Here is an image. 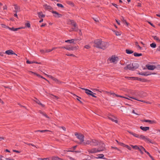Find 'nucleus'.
Wrapping results in <instances>:
<instances>
[{"label":"nucleus","instance_id":"60","mask_svg":"<svg viewBox=\"0 0 160 160\" xmlns=\"http://www.w3.org/2000/svg\"><path fill=\"white\" fill-rule=\"evenodd\" d=\"M4 54V53L0 52V56H3Z\"/></svg>","mask_w":160,"mask_h":160},{"label":"nucleus","instance_id":"24","mask_svg":"<svg viewBox=\"0 0 160 160\" xmlns=\"http://www.w3.org/2000/svg\"><path fill=\"white\" fill-rule=\"evenodd\" d=\"M43 7L45 9L48 10H51L52 8L50 6L48 5L47 4L43 5Z\"/></svg>","mask_w":160,"mask_h":160},{"label":"nucleus","instance_id":"1","mask_svg":"<svg viewBox=\"0 0 160 160\" xmlns=\"http://www.w3.org/2000/svg\"><path fill=\"white\" fill-rule=\"evenodd\" d=\"M138 64L136 62H134L132 64L127 65L124 68L125 70L128 69L130 70L133 71L138 68Z\"/></svg>","mask_w":160,"mask_h":160},{"label":"nucleus","instance_id":"25","mask_svg":"<svg viewBox=\"0 0 160 160\" xmlns=\"http://www.w3.org/2000/svg\"><path fill=\"white\" fill-rule=\"evenodd\" d=\"M121 19L124 23L126 24L127 26L128 25V23L126 22V20L124 19V18L123 17H121Z\"/></svg>","mask_w":160,"mask_h":160},{"label":"nucleus","instance_id":"40","mask_svg":"<svg viewBox=\"0 0 160 160\" xmlns=\"http://www.w3.org/2000/svg\"><path fill=\"white\" fill-rule=\"evenodd\" d=\"M126 78L129 80H135L136 79V77H127Z\"/></svg>","mask_w":160,"mask_h":160},{"label":"nucleus","instance_id":"3","mask_svg":"<svg viewBox=\"0 0 160 160\" xmlns=\"http://www.w3.org/2000/svg\"><path fill=\"white\" fill-rule=\"evenodd\" d=\"M75 135L80 140V142L79 143L80 144H82L84 141V136L80 133H78L77 132H75Z\"/></svg>","mask_w":160,"mask_h":160},{"label":"nucleus","instance_id":"21","mask_svg":"<svg viewBox=\"0 0 160 160\" xmlns=\"http://www.w3.org/2000/svg\"><path fill=\"white\" fill-rule=\"evenodd\" d=\"M39 112L41 114L42 116H44L46 118H48V119H49L50 118L49 117L47 114L46 113H45L44 112H42V111H39Z\"/></svg>","mask_w":160,"mask_h":160},{"label":"nucleus","instance_id":"26","mask_svg":"<svg viewBox=\"0 0 160 160\" xmlns=\"http://www.w3.org/2000/svg\"><path fill=\"white\" fill-rule=\"evenodd\" d=\"M38 15L39 18H43L45 16V15L43 14L42 12H39L38 13Z\"/></svg>","mask_w":160,"mask_h":160},{"label":"nucleus","instance_id":"59","mask_svg":"<svg viewBox=\"0 0 160 160\" xmlns=\"http://www.w3.org/2000/svg\"><path fill=\"white\" fill-rule=\"evenodd\" d=\"M77 147V145L73 147L72 148H71V149H73V150H74Z\"/></svg>","mask_w":160,"mask_h":160},{"label":"nucleus","instance_id":"2","mask_svg":"<svg viewBox=\"0 0 160 160\" xmlns=\"http://www.w3.org/2000/svg\"><path fill=\"white\" fill-rule=\"evenodd\" d=\"M99 144V147L98 148H97L98 151V152H102L106 150L105 144L104 143L100 141Z\"/></svg>","mask_w":160,"mask_h":160},{"label":"nucleus","instance_id":"4","mask_svg":"<svg viewBox=\"0 0 160 160\" xmlns=\"http://www.w3.org/2000/svg\"><path fill=\"white\" fill-rule=\"evenodd\" d=\"M118 57L115 56H112L108 59L110 62L114 63H116L118 61Z\"/></svg>","mask_w":160,"mask_h":160},{"label":"nucleus","instance_id":"8","mask_svg":"<svg viewBox=\"0 0 160 160\" xmlns=\"http://www.w3.org/2000/svg\"><path fill=\"white\" fill-rule=\"evenodd\" d=\"M138 138L142 139L147 142L152 143V142L148 138L143 135H139Z\"/></svg>","mask_w":160,"mask_h":160},{"label":"nucleus","instance_id":"12","mask_svg":"<svg viewBox=\"0 0 160 160\" xmlns=\"http://www.w3.org/2000/svg\"><path fill=\"white\" fill-rule=\"evenodd\" d=\"M81 39H71V40H68L65 41V42L71 43H73L74 41H79L81 40Z\"/></svg>","mask_w":160,"mask_h":160},{"label":"nucleus","instance_id":"14","mask_svg":"<svg viewBox=\"0 0 160 160\" xmlns=\"http://www.w3.org/2000/svg\"><path fill=\"white\" fill-rule=\"evenodd\" d=\"M146 67L148 69L150 70H153L156 68V67L152 65H146Z\"/></svg>","mask_w":160,"mask_h":160},{"label":"nucleus","instance_id":"64","mask_svg":"<svg viewBox=\"0 0 160 160\" xmlns=\"http://www.w3.org/2000/svg\"><path fill=\"white\" fill-rule=\"evenodd\" d=\"M68 158L69 159H70V160H74V158H72V157H71L68 156Z\"/></svg>","mask_w":160,"mask_h":160},{"label":"nucleus","instance_id":"38","mask_svg":"<svg viewBox=\"0 0 160 160\" xmlns=\"http://www.w3.org/2000/svg\"><path fill=\"white\" fill-rule=\"evenodd\" d=\"M49 131V130H38L35 131V132H41L43 133V132H48V131Z\"/></svg>","mask_w":160,"mask_h":160},{"label":"nucleus","instance_id":"49","mask_svg":"<svg viewBox=\"0 0 160 160\" xmlns=\"http://www.w3.org/2000/svg\"><path fill=\"white\" fill-rule=\"evenodd\" d=\"M125 147H126L129 150H131V147H129V146L127 145H125L124 146Z\"/></svg>","mask_w":160,"mask_h":160},{"label":"nucleus","instance_id":"61","mask_svg":"<svg viewBox=\"0 0 160 160\" xmlns=\"http://www.w3.org/2000/svg\"><path fill=\"white\" fill-rule=\"evenodd\" d=\"M119 144L122 146H124L125 144L122 142H119Z\"/></svg>","mask_w":160,"mask_h":160},{"label":"nucleus","instance_id":"63","mask_svg":"<svg viewBox=\"0 0 160 160\" xmlns=\"http://www.w3.org/2000/svg\"><path fill=\"white\" fill-rule=\"evenodd\" d=\"M108 93L110 95H112L113 96H114V95H115V93L112 92H109Z\"/></svg>","mask_w":160,"mask_h":160},{"label":"nucleus","instance_id":"6","mask_svg":"<svg viewBox=\"0 0 160 160\" xmlns=\"http://www.w3.org/2000/svg\"><path fill=\"white\" fill-rule=\"evenodd\" d=\"M89 154H94L98 152V149L97 148H93L88 149L87 150Z\"/></svg>","mask_w":160,"mask_h":160},{"label":"nucleus","instance_id":"34","mask_svg":"<svg viewBox=\"0 0 160 160\" xmlns=\"http://www.w3.org/2000/svg\"><path fill=\"white\" fill-rule=\"evenodd\" d=\"M108 118L113 122H115L116 123H118V121L117 120H115L113 118L109 117Z\"/></svg>","mask_w":160,"mask_h":160},{"label":"nucleus","instance_id":"50","mask_svg":"<svg viewBox=\"0 0 160 160\" xmlns=\"http://www.w3.org/2000/svg\"><path fill=\"white\" fill-rule=\"evenodd\" d=\"M66 55L68 56H72V57H75V56L74 55L72 54H66Z\"/></svg>","mask_w":160,"mask_h":160},{"label":"nucleus","instance_id":"48","mask_svg":"<svg viewBox=\"0 0 160 160\" xmlns=\"http://www.w3.org/2000/svg\"><path fill=\"white\" fill-rule=\"evenodd\" d=\"M57 6H58V7H60L61 8H63L64 7V6H63V5L62 4H60V3H57Z\"/></svg>","mask_w":160,"mask_h":160},{"label":"nucleus","instance_id":"29","mask_svg":"<svg viewBox=\"0 0 160 160\" xmlns=\"http://www.w3.org/2000/svg\"><path fill=\"white\" fill-rule=\"evenodd\" d=\"M131 147H132V148L133 149H136V150H139V146H138L137 145H131Z\"/></svg>","mask_w":160,"mask_h":160},{"label":"nucleus","instance_id":"53","mask_svg":"<svg viewBox=\"0 0 160 160\" xmlns=\"http://www.w3.org/2000/svg\"><path fill=\"white\" fill-rule=\"evenodd\" d=\"M39 159L41 160H49V158H39Z\"/></svg>","mask_w":160,"mask_h":160},{"label":"nucleus","instance_id":"36","mask_svg":"<svg viewBox=\"0 0 160 160\" xmlns=\"http://www.w3.org/2000/svg\"><path fill=\"white\" fill-rule=\"evenodd\" d=\"M130 98H131L132 99H135V100H138V101H140V102H145V101H144L142 100H138L137 99V98H136L135 97H129Z\"/></svg>","mask_w":160,"mask_h":160},{"label":"nucleus","instance_id":"18","mask_svg":"<svg viewBox=\"0 0 160 160\" xmlns=\"http://www.w3.org/2000/svg\"><path fill=\"white\" fill-rule=\"evenodd\" d=\"M131 94L133 96L132 97H135L136 98V97L137 96V92L135 91H132L131 92ZM129 97V98H130V99L131 98H130L129 97H131V96H128Z\"/></svg>","mask_w":160,"mask_h":160},{"label":"nucleus","instance_id":"39","mask_svg":"<svg viewBox=\"0 0 160 160\" xmlns=\"http://www.w3.org/2000/svg\"><path fill=\"white\" fill-rule=\"evenodd\" d=\"M134 55L135 57H139V56H141L142 55V54L138 53L136 52H135L134 53Z\"/></svg>","mask_w":160,"mask_h":160},{"label":"nucleus","instance_id":"45","mask_svg":"<svg viewBox=\"0 0 160 160\" xmlns=\"http://www.w3.org/2000/svg\"><path fill=\"white\" fill-rule=\"evenodd\" d=\"M30 73H31L32 74H34V75H36L37 76H41V75L39 74H38L35 72H32V71H30Z\"/></svg>","mask_w":160,"mask_h":160},{"label":"nucleus","instance_id":"32","mask_svg":"<svg viewBox=\"0 0 160 160\" xmlns=\"http://www.w3.org/2000/svg\"><path fill=\"white\" fill-rule=\"evenodd\" d=\"M59 158L57 156H53L52 157V160H59Z\"/></svg>","mask_w":160,"mask_h":160},{"label":"nucleus","instance_id":"22","mask_svg":"<svg viewBox=\"0 0 160 160\" xmlns=\"http://www.w3.org/2000/svg\"><path fill=\"white\" fill-rule=\"evenodd\" d=\"M34 101L36 102L41 105L42 107H44V105L42 104L38 100L35 99Z\"/></svg>","mask_w":160,"mask_h":160},{"label":"nucleus","instance_id":"5","mask_svg":"<svg viewBox=\"0 0 160 160\" xmlns=\"http://www.w3.org/2000/svg\"><path fill=\"white\" fill-rule=\"evenodd\" d=\"M100 48L105 50V49L108 46V44L107 42H104L102 41V43L100 45Z\"/></svg>","mask_w":160,"mask_h":160},{"label":"nucleus","instance_id":"31","mask_svg":"<svg viewBox=\"0 0 160 160\" xmlns=\"http://www.w3.org/2000/svg\"><path fill=\"white\" fill-rule=\"evenodd\" d=\"M98 157L96 158L97 159L103 158L104 157V155L103 154H100L98 155Z\"/></svg>","mask_w":160,"mask_h":160},{"label":"nucleus","instance_id":"41","mask_svg":"<svg viewBox=\"0 0 160 160\" xmlns=\"http://www.w3.org/2000/svg\"><path fill=\"white\" fill-rule=\"evenodd\" d=\"M66 49L69 50V51H71V50H73V48L72 47H66Z\"/></svg>","mask_w":160,"mask_h":160},{"label":"nucleus","instance_id":"54","mask_svg":"<svg viewBox=\"0 0 160 160\" xmlns=\"http://www.w3.org/2000/svg\"><path fill=\"white\" fill-rule=\"evenodd\" d=\"M27 144L28 145L32 146L33 147H35L36 148V147L34 144H32L29 143H27Z\"/></svg>","mask_w":160,"mask_h":160},{"label":"nucleus","instance_id":"43","mask_svg":"<svg viewBox=\"0 0 160 160\" xmlns=\"http://www.w3.org/2000/svg\"><path fill=\"white\" fill-rule=\"evenodd\" d=\"M135 45L136 46H137L138 48H139V49H142V47H141L138 44V43L137 42H135Z\"/></svg>","mask_w":160,"mask_h":160},{"label":"nucleus","instance_id":"19","mask_svg":"<svg viewBox=\"0 0 160 160\" xmlns=\"http://www.w3.org/2000/svg\"><path fill=\"white\" fill-rule=\"evenodd\" d=\"M91 139L89 140H86L85 142H83V143L84 145H91Z\"/></svg>","mask_w":160,"mask_h":160},{"label":"nucleus","instance_id":"17","mask_svg":"<svg viewBox=\"0 0 160 160\" xmlns=\"http://www.w3.org/2000/svg\"><path fill=\"white\" fill-rule=\"evenodd\" d=\"M14 6L15 10L14 12H19L20 11V7L18 6H17V5H14Z\"/></svg>","mask_w":160,"mask_h":160},{"label":"nucleus","instance_id":"10","mask_svg":"<svg viewBox=\"0 0 160 160\" xmlns=\"http://www.w3.org/2000/svg\"><path fill=\"white\" fill-rule=\"evenodd\" d=\"M70 22L71 24L74 27V28H72V30L77 31L78 29L76 23L73 20H71Z\"/></svg>","mask_w":160,"mask_h":160},{"label":"nucleus","instance_id":"11","mask_svg":"<svg viewBox=\"0 0 160 160\" xmlns=\"http://www.w3.org/2000/svg\"><path fill=\"white\" fill-rule=\"evenodd\" d=\"M49 78H52L53 81L57 83L58 84H60L62 82L57 79V78H54L51 75H48L47 74H45Z\"/></svg>","mask_w":160,"mask_h":160},{"label":"nucleus","instance_id":"35","mask_svg":"<svg viewBox=\"0 0 160 160\" xmlns=\"http://www.w3.org/2000/svg\"><path fill=\"white\" fill-rule=\"evenodd\" d=\"M153 38L155 40H156L157 41H158L159 42H160V39L159 38L157 37L156 36H152Z\"/></svg>","mask_w":160,"mask_h":160},{"label":"nucleus","instance_id":"7","mask_svg":"<svg viewBox=\"0 0 160 160\" xmlns=\"http://www.w3.org/2000/svg\"><path fill=\"white\" fill-rule=\"evenodd\" d=\"M102 40L99 39L95 40L94 42V46L100 48V45L102 43Z\"/></svg>","mask_w":160,"mask_h":160},{"label":"nucleus","instance_id":"15","mask_svg":"<svg viewBox=\"0 0 160 160\" xmlns=\"http://www.w3.org/2000/svg\"><path fill=\"white\" fill-rule=\"evenodd\" d=\"M5 53H6L8 55H16L15 53L12 50H7L5 51Z\"/></svg>","mask_w":160,"mask_h":160},{"label":"nucleus","instance_id":"47","mask_svg":"<svg viewBox=\"0 0 160 160\" xmlns=\"http://www.w3.org/2000/svg\"><path fill=\"white\" fill-rule=\"evenodd\" d=\"M25 26L28 28H29L30 27L31 25L28 22V23H26L25 24Z\"/></svg>","mask_w":160,"mask_h":160},{"label":"nucleus","instance_id":"62","mask_svg":"<svg viewBox=\"0 0 160 160\" xmlns=\"http://www.w3.org/2000/svg\"><path fill=\"white\" fill-rule=\"evenodd\" d=\"M93 19L96 22H98L99 21L98 19L97 18H93Z\"/></svg>","mask_w":160,"mask_h":160},{"label":"nucleus","instance_id":"33","mask_svg":"<svg viewBox=\"0 0 160 160\" xmlns=\"http://www.w3.org/2000/svg\"><path fill=\"white\" fill-rule=\"evenodd\" d=\"M82 89L83 90H85V92L88 94V95H89V94L90 93V92H88V91H91L90 90L88 89H86L84 88H82Z\"/></svg>","mask_w":160,"mask_h":160},{"label":"nucleus","instance_id":"55","mask_svg":"<svg viewBox=\"0 0 160 160\" xmlns=\"http://www.w3.org/2000/svg\"><path fill=\"white\" fill-rule=\"evenodd\" d=\"M52 98L56 100L58 99V98L57 96H53Z\"/></svg>","mask_w":160,"mask_h":160},{"label":"nucleus","instance_id":"30","mask_svg":"<svg viewBox=\"0 0 160 160\" xmlns=\"http://www.w3.org/2000/svg\"><path fill=\"white\" fill-rule=\"evenodd\" d=\"M126 52L128 54H130L132 53L133 52V51L129 49H126Z\"/></svg>","mask_w":160,"mask_h":160},{"label":"nucleus","instance_id":"46","mask_svg":"<svg viewBox=\"0 0 160 160\" xmlns=\"http://www.w3.org/2000/svg\"><path fill=\"white\" fill-rule=\"evenodd\" d=\"M114 32L115 34L117 36H120L121 35V33L119 32L116 31H114Z\"/></svg>","mask_w":160,"mask_h":160},{"label":"nucleus","instance_id":"37","mask_svg":"<svg viewBox=\"0 0 160 160\" xmlns=\"http://www.w3.org/2000/svg\"><path fill=\"white\" fill-rule=\"evenodd\" d=\"M88 92H90V93L89 95H90L93 97L96 98V96H95L94 95L95 94H96L95 93H93L92 91H88Z\"/></svg>","mask_w":160,"mask_h":160},{"label":"nucleus","instance_id":"51","mask_svg":"<svg viewBox=\"0 0 160 160\" xmlns=\"http://www.w3.org/2000/svg\"><path fill=\"white\" fill-rule=\"evenodd\" d=\"M8 28L10 30L14 31V28L13 27L11 28L8 27Z\"/></svg>","mask_w":160,"mask_h":160},{"label":"nucleus","instance_id":"44","mask_svg":"<svg viewBox=\"0 0 160 160\" xmlns=\"http://www.w3.org/2000/svg\"><path fill=\"white\" fill-rule=\"evenodd\" d=\"M30 73H31L32 74H34V75H36L37 76H41V75L39 74H38L35 72H32V71H30Z\"/></svg>","mask_w":160,"mask_h":160},{"label":"nucleus","instance_id":"9","mask_svg":"<svg viewBox=\"0 0 160 160\" xmlns=\"http://www.w3.org/2000/svg\"><path fill=\"white\" fill-rule=\"evenodd\" d=\"M100 142L95 139H91V146H97L99 143Z\"/></svg>","mask_w":160,"mask_h":160},{"label":"nucleus","instance_id":"13","mask_svg":"<svg viewBox=\"0 0 160 160\" xmlns=\"http://www.w3.org/2000/svg\"><path fill=\"white\" fill-rule=\"evenodd\" d=\"M52 13L54 14L53 16L56 18H59L62 16L61 14H60L56 11H52Z\"/></svg>","mask_w":160,"mask_h":160},{"label":"nucleus","instance_id":"27","mask_svg":"<svg viewBox=\"0 0 160 160\" xmlns=\"http://www.w3.org/2000/svg\"><path fill=\"white\" fill-rule=\"evenodd\" d=\"M144 121L146 122H149L150 124L153 123L155 122L154 121L150 120H145Z\"/></svg>","mask_w":160,"mask_h":160},{"label":"nucleus","instance_id":"58","mask_svg":"<svg viewBox=\"0 0 160 160\" xmlns=\"http://www.w3.org/2000/svg\"><path fill=\"white\" fill-rule=\"evenodd\" d=\"M13 152H16L17 153H19L20 152L19 151H18V150H13Z\"/></svg>","mask_w":160,"mask_h":160},{"label":"nucleus","instance_id":"57","mask_svg":"<svg viewBox=\"0 0 160 160\" xmlns=\"http://www.w3.org/2000/svg\"><path fill=\"white\" fill-rule=\"evenodd\" d=\"M85 48H87V49H88L90 48V47L89 45H86L84 46Z\"/></svg>","mask_w":160,"mask_h":160},{"label":"nucleus","instance_id":"42","mask_svg":"<svg viewBox=\"0 0 160 160\" xmlns=\"http://www.w3.org/2000/svg\"><path fill=\"white\" fill-rule=\"evenodd\" d=\"M150 46L152 48H154L156 47V44L155 43H152L150 44Z\"/></svg>","mask_w":160,"mask_h":160},{"label":"nucleus","instance_id":"52","mask_svg":"<svg viewBox=\"0 0 160 160\" xmlns=\"http://www.w3.org/2000/svg\"><path fill=\"white\" fill-rule=\"evenodd\" d=\"M134 137L138 138V137H139V135L136 134L135 133H134L133 135Z\"/></svg>","mask_w":160,"mask_h":160},{"label":"nucleus","instance_id":"20","mask_svg":"<svg viewBox=\"0 0 160 160\" xmlns=\"http://www.w3.org/2000/svg\"><path fill=\"white\" fill-rule=\"evenodd\" d=\"M140 128L143 131H147L149 129V128L148 127H142V126H141L140 127Z\"/></svg>","mask_w":160,"mask_h":160},{"label":"nucleus","instance_id":"28","mask_svg":"<svg viewBox=\"0 0 160 160\" xmlns=\"http://www.w3.org/2000/svg\"><path fill=\"white\" fill-rule=\"evenodd\" d=\"M114 96H115L117 97L122 98H125V99H128V100H131V99L130 98H128V97H123L122 96H121V95H117V94H115V95H114Z\"/></svg>","mask_w":160,"mask_h":160},{"label":"nucleus","instance_id":"16","mask_svg":"<svg viewBox=\"0 0 160 160\" xmlns=\"http://www.w3.org/2000/svg\"><path fill=\"white\" fill-rule=\"evenodd\" d=\"M139 150L142 154L144 153V152H145V151H146L145 148L142 146H139Z\"/></svg>","mask_w":160,"mask_h":160},{"label":"nucleus","instance_id":"56","mask_svg":"<svg viewBox=\"0 0 160 160\" xmlns=\"http://www.w3.org/2000/svg\"><path fill=\"white\" fill-rule=\"evenodd\" d=\"M52 51V50H51L50 49H48L46 50L45 52H50Z\"/></svg>","mask_w":160,"mask_h":160},{"label":"nucleus","instance_id":"23","mask_svg":"<svg viewBox=\"0 0 160 160\" xmlns=\"http://www.w3.org/2000/svg\"><path fill=\"white\" fill-rule=\"evenodd\" d=\"M138 74L139 75H141L143 76H147L149 75H150L151 74V73H148V72H143V73H138Z\"/></svg>","mask_w":160,"mask_h":160}]
</instances>
